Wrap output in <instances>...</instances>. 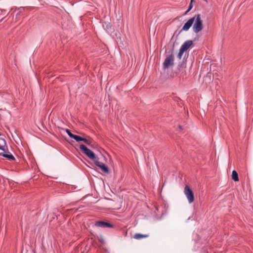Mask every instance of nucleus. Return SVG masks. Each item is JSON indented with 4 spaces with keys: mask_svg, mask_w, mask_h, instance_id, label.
<instances>
[{
    "mask_svg": "<svg viewBox=\"0 0 253 253\" xmlns=\"http://www.w3.org/2000/svg\"><path fill=\"white\" fill-rule=\"evenodd\" d=\"M0 150L2 151L0 156L5 158L9 161L15 160L14 156L9 151L5 140L4 138L0 137Z\"/></svg>",
    "mask_w": 253,
    "mask_h": 253,
    "instance_id": "1",
    "label": "nucleus"
},
{
    "mask_svg": "<svg viewBox=\"0 0 253 253\" xmlns=\"http://www.w3.org/2000/svg\"><path fill=\"white\" fill-rule=\"evenodd\" d=\"M192 18H195V20L193 24V31L194 33L197 34L203 28V21L200 14H196Z\"/></svg>",
    "mask_w": 253,
    "mask_h": 253,
    "instance_id": "2",
    "label": "nucleus"
},
{
    "mask_svg": "<svg viewBox=\"0 0 253 253\" xmlns=\"http://www.w3.org/2000/svg\"><path fill=\"white\" fill-rule=\"evenodd\" d=\"M80 149L83 154L85 155L90 159L93 160L94 162L97 159H99V158L96 156L95 153L93 151L89 149L84 144L80 145Z\"/></svg>",
    "mask_w": 253,
    "mask_h": 253,
    "instance_id": "3",
    "label": "nucleus"
},
{
    "mask_svg": "<svg viewBox=\"0 0 253 253\" xmlns=\"http://www.w3.org/2000/svg\"><path fill=\"white\" fill-rule=\"evenodd\" d=\"M174 57L171 53L170 54L167 55L165 61L163 64V67L164 69H167L174 65Z\"/></svg>",
    "mask_w": 253,
    "mask_h": 253,
    "instance_id": "4",
    "label": "nucleus"
},
{
    "mask_svg": "<svg viewBox=\"0 0 253 253\" xmlns=\"http://www.w3.org/2000/svg\"><path fill=\"white\" fill-rule=\"evenodd\" d=\"M184 194L189 203H192L194 201V195L193 191L188 185H186L184 190Z\"/></svg>",
    "mask_w": 253,
    "mask_h": 253,
    "instance_id": "5",
    "label": "nucleus"
},
{
    "mask_svg": "<svg viewBox=\"0 0 253 253\" xmlns=\"http://www.w3.org/2000/svg\"><path fill=\"white\" fill-rule=\"evenodd\" d=\"M94 225L95 226L101 228H113L114 226L112 224L104 221H97L95 222Z\"/></svg>",
    "mask_w": 253,
    "mask_h": 253,
    "instance_id": "6",
    "label": "nucleus"
},
{
    "mask_svg": "<svg viewBox=\"0 0 253 253\" xmlns=\"http://www.w3.org/2000/svg\"><path fill=\"white\" fill-rule=\"evenodd\" d=\"M99 159H97L94 162V164L99 167L102 171L105 173H108L109 171L108 167L102 162L98 161Z\"/></svg>",
    "mask_w": 253,
    "mask_h": 253,
    "instance_id": "7",
    "label": "nucleus"
},
{
    "mask_svg": "<svg viewBox=\"0 0 253 253\" xmlns=\"http://www.w3.org/2000/svg\"><path fill=\"white\" fill-rule=\"evenodd\" d=\"M195 20L194 18H190L183 25V27L180 30V32L182 31H187L189 30L190 27L192 26L194 21Z\"/></svg>",
    "mask_w": 253,
    "mask_h": 253,
    "instance_id": "8",
    "label": "nucleus"
},
{
    "mask_svg": "<svg viewBox=\"0 0 253 253\" xmlns=\"http://www.w3.org/2000/svg\"><path fill=\"white\" fill-rule=\"evenodd\" d=\"M193 41L191 40H189L185 42L180 47V49L186 51L187 49H188L192 45Z\"/></svg>",
    "mask_w": 253,
    "mask_h": 253,
    "instance_id": "9",
    "label": "nucleus"
},
{
    "mask_svg": "<svg viewBox=\"0 0 253 253\" xmlns=\"http://www.w3.org/2000/svg\"><path fill=\"white\" fill-rule=\"evenodd\" d=\"M148 237V234H142L140 233H136L134 234L133 238L136 240H140L143 238H147Z\"/></svg>",
    "mask_w": 253,
    "mask_h": 253,
    "instance_id": "10",
    "label": "nucleus"
},
{
    "mask_svg": "<svg viewBox=\"0 0 253 253\" xmlns=\"http://www.w3.org/2000/svg\"><path fill=\"white\" fill-rule=\"evenodd\" d=\"M232 179L235 182L239 181L238 174L236 170H233L232 172Z\"/></svg>",
    "mask_w": 253,
    "mask_h": 253,
    "instance_id": "11",
    "label": "nucleus"
},
{
    "mask_svg": "<svg viewBox=\"0 0 253 253\" xmlns=\"http://www.w3.org/2000/svg\"><path fill=\"white\" fill-rule=\"evenodd\" d=\"M73 139H75L77 142H79L82 141H84V137H82L79 135H74Z\"/></svg>",
    "mask_w": 253,
    "mask_h": 253,
    "instance_id": "12",
    "label": "nucleus"
},
{
    "mask_svg": "<svg viewBox=\"0 0 253 253\" xmlns=\"http://www.w3.org/2000/svg\"><path fill=\"white\" fill-rule=\"evenodd\" d=\"M83 141L87 145L90 146L91 147H92V140H89V139H87L85 138H84Z\"/></svg>",
    "mask_w": 253,
    "mask_h": 253,
    "instance_id": "13",
    "label": "nucleus"
},
{
    "mask_svg": "<svg viewBox=\"0 0 253 253\" xmlns=\"http://www.w3.org/2000/svg\"><path fill=\"white\" fill-rule=\"evenodd\" d=\"M65 131L67 132V133L68 134V135H69V136L70 137V138H73V137L74 136V134L72 133L70 130H69V129L68 128H66L65 129Z\"/></svg>",
    "mask_w": 253,
    "mask_h": 253,
    "instance_id": "14",
    "label": "nucleus"
},
{
    "mask_svg": "<svg viewBox=\"0 0 253 253\" xmlns=\"http://www.w3.org/2000/svg\"><path fill=\"white\" fill-rule=\"evenodd\" d=\"M186 65V62L183 60L181 63L178 65V69L180 70V69L181 68H185Z\"/></svg>",
    "mask_w": 253,
    "mask_h": 253,
    "instance_id": "15",
    "label": "nucleus"
},
{
    "mask_svg": "<svg viewBox=\"0 0 253 253\" xmlns=\"http://www.w3.org/2000/svg\"><path fill=\"white\" fill-rule=\"evenodd\" d=\"M185 51L183 50H182L181 49H179V52L178 53V54H177V57L180 59L182 57V56L183 54V53Z\"/></svg>",
    "mask_w": 253,
    "mask_h": 253,
    "instance_id": "16",
    "label": "nucleus"
},
{
    "mask_svg": "<svg viewBox=\"0 0 253 253\" xmlns=\"http://www.w3.org/2000/svg\"><path fill=\"white\" fill-rule=\"evenodd\" d=\"M193 7V5L191 3H190L188 7V9L187 10L185 11V12L184 13V15H186L187 14V13Z\"/></svg>",
    "mask_w": 253,
    "mask_h": 253,
    "instance_id": "17",
    "label": "nucleus"
},
{
    "mask_svg": "<svg viewBox=\"0 0 253 253\" xmlns=\"http://www.w3.org/2000/svg\"><path fill=\"white\" fill-rule=\"evenodd\" d=\"M104 24L106 25V29H109L111 28V25H110V23L107 24L105 22Z\"/></svg>",
    "mask_w": 253,
    "mask_h": 253,
    "instance_id": "18",
    "label": "nucleus"
},
{
    "mask_svg": "<svg viewBox=\"0 0 253 253\" xmlns=\"http://www.w3.org/2000/svg\"><path fill=\"white\" fill-rule=\"evenodd\" d=\"M19 10H20V12H21L22 10H24V8L22 7H21L19 8Z\"/></svg>",
    "mask_w": 253,
    "mask_h": 253,
    "instance_id": "19",
    "label": "nucleus"
},
{
    "mask_svg": "<svg viewBox=\"0 0 253 253\" xmlns=\"http://www.w3.org/2000/svg\"><path fill=\"white\" fill-rule=\"evenodd\" d=\"M178 127H179V129H182V126H181L179 125Z\"/></svg>",
    "mask_w": 253,
    "mask_h": 253,
    "instance_id": "20",
    "label": "nucleus"
},
{
    "mask_svg": "<svg viewBox=\"0 0 253 253\" xmlns=\"http://www.w3.org/2000/svg\"><path fill=\"white\" fill-rule=\"evenodd\" d=\"M193 1H194V0H191V2L190 3H191L192 4V2H193Z\"/></svg>",
    "mask_w": 253,
    "mask_h": 253,
    "instance_id": "21",
    "label": "nucleus"
},
{
    "mask_svg": "<svg viewBox=\"0 0 253 253\" xmlns=\"http://www.w3.org/2000/svg\"><path fill=\"white\" fill-rule=\"evenodd\" d=\"M103 27L105 28L104 24H103Z\"/></svg>",
    "mask_w": 253,
    "mask_h": 253,
    "instance_id": "22",
    "label": "nucleus"
},
{
    "mask_svg": "<svg viewBox=\"0 0 253 253\" xmlns=\"http://www.w3.org/2000/svg\"><path fill=\"white\" fill-rule=\"evenodd\" d=\"M204 0V1H206V2L207 1V0Z\"/></svg>",
    "mask_w": 253,
    "mask_h": 253,
    "instance_id": "23",
    "label": "nucleus"
},
{
    "mask_svg": "<svg viewBox=\"0 0 253 253\" xmlns=\"http://www.w3.org/2000/svg\"><path fill=\"white\" fill-rule=\"evenodd\" d=\"M1 133L0 132V136H1Z\"/></svg>",
    "mask_w": 253,
    "mask_h": 253,
    "instance_id": "24",
    "label": "nucleus"
},
{
    "mask_svg": "<svg viewBox=\"0 0 253 253\" xmlns=\"http://www.w3.org/2000/svg\"><path fill=\"white\" fill-rule=\"evenodd\" d=\"M0 154H1V153H0Z\"/></svg>",
    "mask_w": 253,
    "mask_h": 253,
    "instance_id": "25",
    "label": "nucleus"
}]
</instances>
